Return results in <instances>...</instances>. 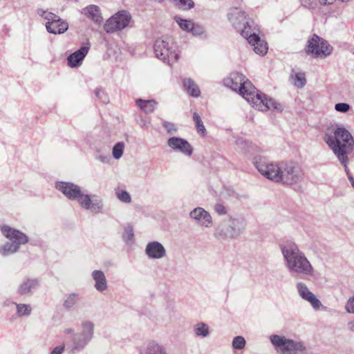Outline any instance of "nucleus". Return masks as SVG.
Masks as SVG:
<instances>
[{
    "label": "nucleus",
    "mask_w": 354,
    "mask_h": 354,
    "mask_svg": "<svg viewBox=\"0 0 354 354\" xmlns=\"http://www.w3.org/2000/svg\"><path fill=\"white\" fill-rule=\"evenodd\" d=\"M302 6L308 9H314L316 7L315 0H299Z\"/></svg>",
    "instance_id": "47"
},
{
    "label": "nucleus",
    "mask_w": 354,
    "mask_h": 354,
    "mask_svg": "<svg viewBox=\"0 0 354 354\" xmlns=\"http://www.w3.org/2000/svg\"><path fill=\"white\" fill-rule=\"evenodd\" d=\"M124 143L119 142L116 143L113 147V156L115 159H120L124 153Z\"/></svg>",
    "instance_id": "34"
},
{
    "label": "nucleus",
    "mask_w": 354,
    "mask_h": 354,
    "mask_svg": "<svg viewBox=\"0 0 354 354\" xmlns=\"http://www.w3.org/2000/svg\"><path fill=\"white\" fill-rule=\"evenodd\" d=\"M237 31H239L248 41L252 32H254V35H258L259 32L257 26L250 19L245 21L244 25L242 26L240 29H238Z\"/></svg>",
    "instance_id": "25"
},
{
    "label": "nucleus",
    "mask_w": 354,
    "mask_h": 354,
    "mask_svg": "<svg viewBox=\"0 0 354 354\" xmlns=\"http://www.w3.org/2000/svg\"><path fill=\"white\" fill-rule=\"evenodd\" d=\"M145 254L150 259H160L166 257V249L158 241H151L145 248Z\"/></svg>",
    "instance_id": "17"
},
{
    "label": "nucleus",
    "mask_w": 354,
    "mask_h": 354,
    "mask_svg": "<svg viewBox=\"0 0 354 354\" xmlns=\"http://www.w3.org/2000/svg\"><path fill=\"white\" fill-rule=\"evenodd\" d=\"M37 12L40 17L46 19L48 21H53L57 17V15H55V14L44 10L42 9L37 10Z\"/></svg>",
    "instance_id": "41"
},
{
    "label": "nucleus",
    "mask_w": 354,
    "mask_h": 354,
    "mask_svg": "<svg viewBox=\"0 0 354 354\" xmlns=\"http://www.w3.org/2000/svg\"><path fill=\"white\" fill-rule=\"evenodd\" d=\"M133 229L131 225H128L124 228V232L123 234V239L126 243H129L133 239Z\"/></svg>",
    "instance_id": "38"
},
{
    "label": "nucleus",
    "mask_w": 354,
    "mask_h": 354,
    "mask_svg": "<svg viewBox=\"0 0 354 354\" xmlns=\"http://www.w3.org/2000/svg\"><path fill=\"white\" fill-rule=\"evenodd\" d=\"M284 263L292 275L313 277L315 270L305 253L293 242L280 245Z\"/></svg>",
    "instance_id": "2"
},
{
    "label": "nucleus",
    "mask_w": 354,
    "mask_h": 354,
    "mask_svg": "<svg viewBox=\"0 0 354 354\" xmlns=\"http://www.w3.org/2000/svg\"><path fill=\"white\" fill-rule=\"evenodd\" d=\"M39 286V281L36 278H28L24 280L17 288V292L19 295H30Z\"/></svg>",
    "instance_id": "22"
},
{
    "label": "nucleus",
    "mask_w": 354,
    "mask_h": 354,
    "mask_svg": "<svg viewBox=\"0 0 354 354\" xmlns=\"http://www.w3.org/2000/svg\"><path fill=\"white\" fill-rule=\"evenodd\" d=\"M12 304L16 306L17 314L19 317H28L31 314L32 308L28 304H17L12 302Z\"/></svg>",
    "instance_id": "31"
},
{
    "label": "nucleus",
    "mask_w": 354,
    "mask_h": 354,
    "mask_svg": "<svg viewBox=\"0 0 354 354\" xmlns=\"http://www.w3.org/2000/svg\"><path fill=\"white\" fill-rule=\"evenodd\" d=\"M92 277L95 281V288L99 292H103L107 289V282L104 273L102 270H94Z\"/></svg>",
    "instance_id": "24"
},
{
    "label": "nucleus",
    "mask_w": 354,
    "mask_h": 354,
    "mask_svg": "<svg viewBox=\"0 0 354 354\" xmlns=\"http://www.w3.org/2000/svg\"><path fill=\"white\" fill-rule=\"evenodd\" d=\"M324 140L347 171L348 154L354 149V140L350 132L344 127L337 126L334 136L326 133Z\"/></svg>",
    "instance_id": "3"
},
{
    "label": "nucleus",
    "mask_w": 354,
    "mask_h": 354,
    "mask_svg": "<svg viewBox=\"0 0 354 354\" xmlns=\"http://www.w3.org/2000/svg\"><path fill=\"white\" fill-rule=\"evenodd\" d=\"M225 86L232 91H239L253 107L266 111L269 109L283 110V106L272 98H268L266 95L259 93L252 83L245 77L238 72L232 73L230 76L224 80Z\"/></svg>",
    "instance_id": "1"
},
{
    "label": "nucleus",
    "mask_w": 354,
    "mask_h": 354,
    "mask_svg": "<svg viewBox=\"0 0 354 354\" xmlns=\"http://www.w3.org/2000/svg\"><path fill=\"white\" fill-rule=\"evenodd\" d=\"M254 164L264 177L275 183L280 182L281 162L271 161L265 157H257Z\"/></svg>",
    "instance_id": "10"
},
{
    "label": "nucleus",
    "mask_w": 354,
    "mask_h": 354,
    "mask_svg": "<svg viewBox=\"0 0 354 354\" xmlns=\"http://www.w3.org/2000/svg\"><path fill=\"white\" fill-rule=\"evenodd\" d=\"M131 19L129 12L121 10L109 18L105 25L104 30L107 32H113L125 28Z\"/></svg>",
    "instance_id": "13"
},
{
    "label": "nucleus",
    "mask_w": 354,
    "mask_h": 354,
    "mask_svg": "<svg viewBox=\"0 0 354 354\" xmlns=\"http://www.w3.org/2000/svg\"><path fill=\"white\" fill-rule=\"evenodd\" d=\"M228 19L236 30L240 29L244 25L245 21L250 19L247 17L245 12L237 8L230 10L228 14Z\"/></svg>",
    "instance_id": "19"
},
{
    "label": "nucleus",
    "mask_w": 354,
    "mask_h": 354,
    "mask_svg": "<svg viewBox=\"0 0 354 354\" xmlns=\"http://www.w3.org/2000/svg\"><path fill=\"white\" fill-rule=\"evenodd\" d=\"M299 295L305 301L309 302L313 308L317 310L322 306L321 301L309 290L308 286L304 282H299L296 285Z\"/></svg>",
    "instance_id": "14"
},
{
    "label": "nucleus",
    "mask_w": 354,
    "mask_h": 354,
    "mask_svg": "<svg viewBox=\"0 0 354 354\" xmlns=\"http://www.w3.org/2000/svg\"><path fill=\"white\" fill-rule=\"evenodd\" d=\"M1 231L4 236L12 241L6 242L0 247V254L3 257L17 252L21 245L28 242V237L25 234L8 225L2 226Z\"/></svg>",
    "instance_id": "7"
},
{
    "label": "nucleus",
    "mask_w": 354,
    "mask_h": 354,
    "mask_svg": "<svg viewBox=\"0 0 354 354\" xmlns=\"http://www.w3.org/2000/svg\"><path fill=\"white\" fill-rule=\"evenodd\" d=\"M245 339L242 336H236L232 342V346L234 349L241 350L245 346Z\"/></svg>",
    "instance_id": "36"
},
{
    "label": "nucleus",
    "mask_w": 354,
    "mask_h": 354,
    "mask_svg": "<svg viewBox=\"0 0 354 354\" xmlns=\"http://www.w3.org/2000/svg\"><path fill=\"white\" fill-rule=\"evenodd\" d=\"M90 48L88 43H86L79 50L71 54L67 57L68 64L73 68L79 66L86 55H87Z\"/></svg>",
    "instance_id": "18"
},
{
    "label": "nucleus",
    "mask_w": 354,
    "mask_h": 354,
    "mask_svg": "<svg viewBox=\"0 0 354 354\" xmlns=\"http://www.w3.org/2000/svg\"><path fill=\"white\" fill-rule=\"evenodd\" d=\"M189 216L201 227L209 228L212 225L210 214L202 207H196L192 210Z\"/></svg>",
    "instance_id": "15"
},
{
    "label": "nucleus",
    "mask_w": 354,
    "mask_h": 354,
    "mask_svg": "<svg viewBox=\"0 0 354 354\" xmlns=\"http://www.w3.org/2000/svg\"><path fill=\"white\" fill-rule=\"evenodd\" d=\"M270 340L279 354H306L307 348L302 341L288 339L283 335H272Z\"/></svg>",
    "instance_id": "8"
},
{
    "label": "nucleus",
    "mask_w": 354,
    "mask_h": 354,
    "mask_svg": "<svg viewBox=\"0 0 354 354\" xmlns=\"http://www.w3.org/2000/svg\"><path fill=\"white\" fill-rule=\"evenodd\" d=\"M154 53L157 58L172 65L178 59L176 45L169 37L159 38L156 40L153 45Z\"/></svg>",
    "instance_id": "9"
},
{
    "label": "nucleus",
    "mask_w": 354,
    "mask_h": 354,
    "mask_svg": "<svg viewBox=\"0 0 354 354\" xmlns=\"http://www.w3.org/2000/svg\"><path fill=\"white\" fill-rule=\"evenodd\" d=\"M46 28L50 33L55 35L62 34L68 30V24L66 21L57 16L53 21L46 23Z\"/></svg>",
    "instance_id": "20"
},
{
    "label": "nucleus",
    "mask_w": 354,
    "mask_h": 354,
    "mask_svg": "<svg viewBox=\"0 0 354 354\" xmlns=\"http://www.w3.org/2000/svg\"><path fill=\"white\" fill-rule=\"evenodd\" d=\"M65 345L62 344L58 346L55 347L51 351L50 354H62L64 351Z\"/></svg>",
    "instance_id": "50"
},
{
    "label": "nucleus",
    "mask_w": 354,
    "mask_h": 354,
    "mask_svg": "<svg viewBox=\"0 0 354 354\" xmlns=\"http://www.w3.org/2000/svg\"><path fill=\"white\" fill-rule=\"evenodd\" d=\"M80 330L75 333L72 328H66L63 330L64 335H72L67 343V349L75 354L83 351L91 342L94 337L95 324L89 320H84L80 326Z\"/></svg>",
    "instance_id": "5"
},
{
    "label": "nucleus",
    "mask_w": 354,
    "mask_h": 354,
    "mask_svg": "<svg viewBox=\"0 0 354 354\" xmlns=\"http://www.w3.org/2000/svg\"><path fill=\"white\" fill-rule=\"evenodd\" d=\"M183 86L187 92L193 97H197L200 95L201 91L198 86L190 78L185 79Z\"/></svg>",
    "instance_id": "28"
},
{
    "label": "nucleus",
    "mask_w": 354,
    "mask_h": 354,
    "mask_svg": "<svg viewBox=\"0 0 354 354\" xmlns=\"http://www.w3.org/2000/svg\"><path fill=\"white\" fill-rule=\"evenodd\" d=\"M95 94L97 97L102 100L103 102H104V100H103L102 95H105L104 91L102 88H97L95 90Z\"/></svg>",
    "instance_id": "51"
},
{
    "label": "nucleus",
    "mask_w": 354,
    "mask_h": 354,
    "mask_svg": "<svg viewBox=\"0 0 354 354\" xmlns=\"http://www.w3.org/2000/svg\"><path fill=\"white\" fill-rule=\"evenodd\" d=\"M78 301V295L76 293H72L67 296L64 301L63 306L64 308L67 310L72 309Z\"/></svg>",
    "instance_id": "32"
},
{
    "label": "nucleus",
    "mask_w": 354,
    "mask_h": 354,
    "mask_svg": "<svg viewBox=\"0 0 354 354\" xmlns=\"http://www.w3.org/2000/svg\"><path fill=\"white\" fill-rule=\"evenodd\" d=\"M162 125L169 134H174L177 131V129L173 123L165 121Z\"/></svg>",
    "instance_id": "44"
},
{
    "label": "nucleus",
    "mask_w": 354,
    "mask_h": 354,
    "mask_svg": "<svg viewBox=\"0 0 354 354\" xmlns=\"http://www.w3.org/2000/svg\"><path fill=\"white\" fill-rule=\"evenodd\" d=\"M345 310L348 313L354 314V295L348 299L345 305Z\"/></svg>",
    "instance_id": "43"
},
{
    "label": "nucleus",
    "mask_w": 354,
    "mask_h": 354,
    "mask_svg": "<svg viewBox=\"0 0 354 354\" xmlns=\"http://www.w3.org/2000/svg\"><path fill=\"white\" fill-rule=\"evenodd\" d=\"M246 225V221L243 216H230L222 220L215 227L213 235L221 241L236 239L243 233Z\"/></svg>",
    "instance_id": "6"
},
{
    "label": "nucleus",
    "mask_w": 354,
    "mask_h": 354,
    "mask_svg": "<svg viewBox=\"0 0 354 354\" xmlns=\"http://www.w3.org/2000/svg\"><path fill=\"white\" fill-rule=\"evenodd\" d=\"M348 330L354 333V320L349 321L347 324Z\"/></svg>",
    "instance_id": "53"
},
{
    "label": "nucleus",
    "mask_w": 354,
    "mask_h": 354,
    "mask_svg": "<svg viewBox=\"0 0 354 354\" xmlns=\"http://www.w3.org/2000/svg\"><path fill=\"white\" fill-rule=\"evenodd\" d=\"M215 212L219 215H224L227 213V209L221 203H216L214 205Z\"/></svg>",
    "instance_id": "46"
},
{
    "label": "nucleus",
    "mask_w": 354,
    "mask_h": 354,
    "mask_svg": "<svg viewBox=\"0 0 354 354\" xmlns=\"http://www.w3.org/2000/svg\"><path fill=\"white\" fill-rule=\"evenodd\" d=\"M307 52L317 57H325L329 55L333 50L332 46L324 39L314 35L308 41Z\"/></svg>",
    "instance_id": "12"
},
{
    "label": "nucleus",
    "mask_w": 354,
    "mask_h": 354,
    "mask_svg": "<svg viewBox=\"0 0 354 354\" xmlns=\"http://www.w3.org/2000/svg\"><path fill=\"white\" fill-rule=\"evenodd\" d=\"M322 5H331L333 4L336 0H319Z\"/></svg>",
    "instance_id": "52"
},
{
    "label": "nucleus",
    "mask_w": 354,
    "mask_h": 354,
    "mask_svg": "<svg viewBox=\"0 0 354 354\" xmlns=\"http://www.w3.org/2000/svg\"><path fill=\"white\" fill-rule=\"evenodd\" d=\"M174 20L183 30L190 32L192 26H193V21L192 20L183 19L178 16L174 17Z\"/></svg>",
    "instance_id": "33"
},
{
    "label": "nucleus",
    "mask_w": 354,
    "mask_h": 354,
    "mask_svg": "<svg viewBox=\"0 0 354 354\" xmlns=\"http://www.w3.org/2000/svg\"><path fill=\"white\" fill-rule=\"evenodd\" d=\"M352 187L354 188V178L352 177L349 178Z\"/></svg>",
    "instance_id": "54"
},
{
    "label": "nucleus",
    "mask_w": 354,
    "mask_h": 354,
    "mask_svg": "<svg viewBox=\"0 0 354 354\" xmlns=\"http://www.w3.org/2000/svg\"><path fill=\"white\" fill-rule=\"evenodd\" d=\"M84 13L95 23L100 24L102 21L100 8L97 6L91 5L85 8Z\"/></svg>",
    "instance_id": "26"
},
{
    "label": "nucleus",
    "mask_w": 354,
    "mask_h": 354,
    "mask_svg": "<svg viewBox=\"0 0 354 354\" xmlns=\"http://www.w3.org/2000/svg\"><path fill=\"white\" fill-rule=\"evenodd\" d=\"M150 124H151L150 121L145 118L140 119V120L139 122L140 127L144 129H149L150 127Z\"/></svg>",
    "instance_id": "49"
},
{
    "label": "nucleus",
    "mask_w": 354,
    "mask_h": 354,
    "mask_svg": "<svg viewBox=\"0 0 354 354\" xmlns=\"http://www.w3.org/2000/svg\"><path fill=\"white\" fill-rule=\"evenodd\" d=\"M95 158L102 163H109L111 159L110 156L108 153L104 154L98 153L95 156Z\"/></svg>",
    "instance_id": "48"
},
{
    "label": "nucleus",
    "mask_w": 354,
    "mask_h": 354,
    "mask_svg": "<svg viewBox=\"0 0 354 354\" xmlns=\"http://www.w3.org/2000/svg\"><path fill=\"white\" fill-rule=\"evenodd\" d=\"M248 43L253 46V50L257 54L264 55L267 53L268 49V44L258 35H254L252 32L248 39Z\"/></svg>",
    "instance_id": "23"
},
{
    "label": "nucleus",
    "mask_w": 354,
    "mask_h": 354,
    "mask_svg": "<svg viewBox=\"0 0 354 354\" xmlns=\"http://www.w3.org/2000/svg\"><path fill=\"white\" fill-rule=\"evenodd\" d=\"M55 187L68 199L77 201L82 208L94 213L102 212V200L96 195L84 194L78 185L72 183L58 182L56 183Z\"/></svg>",
    "instance_id": "4"
},
{
    "label": "nucleus",
    "mask_w": 354,
    "mask_h": 354,
    "mask_svg": "<svg viewBox=\"0 0 354 354\" xmlns=\"http://www.w3.org/2000/svg\"><path fill=\"white\" fill-rule=\"evenodd\" d=\"M280 182L286 185L296 184L303 177V171L297 162L281 161Z\"/></svg>",
    "instance_id": "11"
},
{
    "label": "nucleus",
    "mask_w": 354,
    "mask_h": 354,
    "mask_svg": "<svg viewBox=\"0 0 354 354\" xmlns=\"http://www.w3.org/2000/svg\"><path fill=\"white\" fill-rule=\"evenodd\" d=\"M193 120L195 122L196 127L198 132L204 134L206 131L205 128L203 125V121L198 113L195 112L193 115Z\"/></svg>",
    "instance_id": "37"
},
{
    "label": "nucleus",
    "mask_w": 354,
    "mask_h": 354,
    "mask_svg": "<svg viewBox=\"0 0 354 354\" xmlns=\"http://www.w3.org/2000/svg\"><path fill=\"white\" fill-rule=\"evenodd\" d=\"M193 331L196 337H207L209 335V328L204 322H198L193 326Z\"/></svg>",
    "instance_id": "29"
},
{
    "label": "nucleus",
    "mask_w": 354,
    "mask_h": 354,
    "mask_svg": "<svg viewBox=\"0 0 354 354\" xmlns=\"http://www.w3.org/2000/svg\"><path fill=\"white\" fill-rule=\"evenodd\" d=\"M136 104L145 113L149 114L154 111L157 102L154 100H144L138 99L136 100Z\"/></svg>",
    "instance_id": "27"
},
{
    "label": "nucleus",
    "mask_w": 354,
    "mask_h": 354,
    "mask_svg": "<svg viewBox=\"0 0 354 354\" xmlns=\"http://www.w3.org/2000/svg\"><path fill=\"white\" fill-rule=\"evenodd\" d=\"M140 354H169L166 347L156 341H149L140 349Z\"/></svg>",
    "instance_id": "21"
},
{
    "label": "nucleus",
    "mask_w": 354,
    "mask_h": 354,
    "mask_svg": "<svg viewBox=\"0 0 354 354\" xmlns=\"http://www.w3.org/2000/svg\"><path fill=\"white\" fill-rule=\"evenodd\" d=\"M293 84L297 88H303L306 83L305 73L303 72L292 71L290 75Z\"/></svg>",
    "instance_id": "30"
},
{
    "label": "nucleus",
    "mask_w": 354,
    "mask_h": 354,
    "mask_svg": "<svg viewBox=\"0 0 354 354\" xmlns=\"http://www.w3.org/2000/svg\"><path fill=\"white\" fill-rule=\"evenodd\" d=\"M176 5L182 7L183 9H190L194 6L192 0H174Z\"/></svg>",
    "instance_id": "42"
},
{
    "label": "nucleus",
    "mask_w": 354,
    "mask_h": 354,
    "mask_svg": "<svg viewBox=\"0 0 354 354\" xmlns=\"http://www.w3.org/2000/svg\"><path fill=\"white\" fill-rule=\"evenodd\" d=\"M168 146L175 151H179L185 155L190 156L193 152L191 145L185 139L172 137L167 140Z\"/></svg>",
    "instance_id": "16"
},
{
    "label": "nucleus",
    "mask_w": 354,
    "mask_h": 354,
    "mask_svg": "<svg viewBox=\"0 0 354 354\" xmlns=\"http://www.w3.org/2000/svg\"><path fill=\"white\" fill-rule=\"evenodd\" d=\"M116 196L117 198L123 203H130L131 201V196L127 191H117Z\"/></svg>",
    "instance_id": "40"
},
{
    "label": "nucleus",
    "mask_w": 354,
    "mask_h": 354,
    "mask_svg": "<svg viewBox=\"0 0 354 354\" xmlns=\"http://www.w3.org/2000/svg\"><path fill=\"white\" fill-rule=\"evenodd\" d=\"M189 32H191L192 35L196 37L203 35L205 32V30L203 26L193 22V26H192Z\"/></svg>",
    "instance_id": "39"
},
{
    "label": "nucleus",
    "mask_w": 354,
    "mask_h": 354,
    "mask_svg": "<svg viewBox=\"0 0 354 354\" xmlns=\"http://www.w3.org/2000/svg\"><path fill=\"white\" fill-rule=\"evenodd\" d=\"M335 109L341 113H346L350 109V105L346 103H337L335 106Z\"/></svg>",
    "instance_id": "45"
},
{
    "label": "nucleus",
    "mask_w": 354,
    "mask_h": 354,
    "mask_svg": "<svg viewBox=\"0 0 354 354\" xmlns=\"http://www.w3.org/2000/svg\"><path fill=\"white\" fill-rule=\"evenodd\" d=\"M236 145L244 153L250 152L254 148L252 142L241 139L236 140Z\"/></svg>",
    "instance_id": "35"
}]
</instances>
